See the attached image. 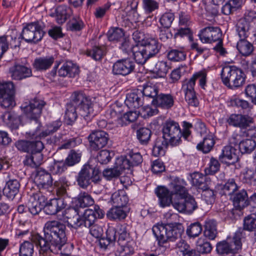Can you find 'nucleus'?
Returning a JSON list of instances; mask_svg holds the SVG:
<instances>
[{
  "mask_svg": "<svg viewBox=\"0 0 256 256\" xmlns=\"http://www.w3.org/2000/svg\"><path fill=\"white\" fill-rule=\"evenodd\" d=\"M114 156V152L112 151L102 150L98 153L97 159L101 164H107Z\"/></svg>",
  "mask_w": 256,
  "mask_h": 256,
  "instance_id": "59",
  "label": "nucleus"
},
{
  "mask_svg": "<svg viewBox=\"0 0 256 256\" xmlns=\"http://www.w3.org/2000/svg\"><path fill=\"white\" fill-rule=\"evenodd\" d=\"M66 206V204L63 198H54L45 204L44 210L48 214L54 215L65 208Z\"/></svg>",
  "mask_w": 256,
  "mask_h": 256,
  "instance_id": "25",
  "label": "nucleus"
},
{
  "mask_svg": "<svg viewBox=\"0 0 256 256\" xmlns=\"http://www.w3.org/2000/svg\"><path fill=\"white\" fill-rule=\"evenodd\" d=\"M44 34L42 25L36 22L26 24L20 36L26 42L36 43L42 40Z\"/></svg>",
  "mask_w": 256,
  "mask_h": 256,
  "instance_id": "14",
  "label": "nucleus"
},
{
  "mask_svg": "<svg viewBox=\"0 0 256 256\" xmlns=\"http://www.w3.org/2000/svg\"><path fill=\"white\" fill-rule=\"evenodd\" d=\"M120 248L118 250L119 252V256H128L132 254L134 252L132 242H128L118 244Z\"/></svg>",
  "mask_w": 256,
  "mask_h": 256,
  "instance_id": "52",
  "label": "nucleus"
},
{
  "mask_svg": "<svg viewBox=\"0 0 256 256\" xmlns=\"http://www.w3.org/2000/svg\"><path fill=\"white\" fill-rule=\"evenodd\" d=\"M92 105L90 100L86 94L81 92H74L72 103L66 106L65 119L68 124H70L76 120L78 116L76 110L85 120H89L94 112Z\"/></svg>",
  "mask_w": 256,
  "mask_h": 256,
  "instance_id": "4",
  "label": "nucleus"
},
{
  "mask_svg": "<svg viewBox=\"0 0 256 256\" xmlns=\"http://www.w3.org/2000/svg\"><path fill=\"white\" fill-rule=\"evenodd\" d=\"M221 36L220 30L218 28L210 26L202 29L198 34L200 39L203 43L218 42L216 46L214 47V50L222 54L224 53V50L222 46V42L220 38Z\"/></svg>",
  "mask_w": 256,
  "mask_h": 256,
  "instance_id": "9",
  "label": "nucleus"
},
{
  "mask_svg": "<svg viewBox=\"0 0 256 256\" xmlns=\"http://www.w3.org/2000/svg\"><path fill=\"white\" fill-rule=\"evenodd\" d=\"M118 158H123L128 161V164L129 165L128 170L130 169L131 166H138L142 161V156L139 152L130 154L128 158L124 156H121Z\"/></svg>",
  "mask_w": 256,
  "mask_h": 256,
  "instance_id": "50",
  "label": "nucleus"
},
{
  "mask_svg": "<svg viewBox=\"0 0 256 256\" xmlns=\"http://www.w3.org/2000/svg\"><path fill=\"white\" fill-rule=\"evenodd\" d=\"M32 242L29 241H25L22 243L20 247V256H32L34 252V244H36L32 242V238H31Z\"/></svg>",
  "mask_w": 256,
  "mask_h": 256,
  "instance_id": "47",
  "label": "nucleus"
},
{
  "mask_svg": "<svg viewBox=\"0 0 256 256\" xmlns=\"http://www.w3.org/2000/svg\"><path fill=\"white\" fill-rule=\"evenodd\" d=\"M142 8L146 14H152L159 8V3L154 0H142Z\"/></svg>",
  "mask_w": 256,
  "mask_h": 256,
  "instance_id": "53",
  "label": "nucleus"
},
{
  "mask_svg": "<svg viewBox=\"0 0 256 256\" xmlns=\"http://www.w3.org/2000/svg\"><path fill=\"white\" fill-rule=\"evenodd\" d=\"M94 214V212L90 210H86L82 216L76 213L71 219L70 225L76 230L81 228L82 231L87 230L88 228L95 224L96 220Z\"/></svg>",
  "mask_w": 256,
  "mask_h": 256,
  "instance_id": "13",
  "label": "nucleus"
},
{
  "mask_svg": "<svg viewBox=\"0 0 256 256\" xmlns=\"http://www.w3.org/2000/svg\"><path fill=\"white\" fill-rule=\"evenodd\" d=\"M176 248L179 249L182 256H200L198 250L192 248L184 240H180L176 244Z\"/></svg>",
  "mask_w": 256,
  "mask_h": 256,
  "instance_id": "35",
  "label": "nucleus"
},
{
  "mask_svg": "<svg viewBox=\"0 0 256 256\" xmlns=\"http://www.w3.org/2000/svg\"><path fill=\"white\" fill-rule=\"evenodd\" d=\"M86 54L96 60H100L105 54V48L104 47L96 46L93 47L92 50H88Z\"/></svg>",
  "mask_w": 256,
  "mask_h": 256,
  "instance_id": "61",
  "label": "nucleus"
},
{
  "mask_svg": "<svg viewBox=\"0 0 256 256\" xmlns=\"http://www.w3.org/2000/svg\"><path fill=\"white\" fill-rule=\"evenodd\" d=\"M158 87L151 83H148L144 86L142 90V94L144 96L155 98L158 94Z\"/></svg>",
  "mask_w": 256,
  "mask_h": 256,
  "instance_id": "51",
  "label": "nucleus"
},
{
  "mask_svg": "<svg viewBox=\"0 0 256 256\" xmlns=\"http://www.w3.org/2000/svg\"><path fill=\"white\" fill-rule=\"evenodd\" d=\"M234 207L238 210H242L250 204L248 196L244 190L236 192L230 197Z\"/></svg>",
  "mask_w": 256,
  "mask_h": 256,
  "instance_id": "24",
  "label": "nucleus"
},
{
  "mask_svg": "<svg viewBox=\"0 0 256 256\" xmlns=\"http://www.w3.org/2000/svg\"><path fill=\"white\" fill-rule=\"evenodd\" d=\"M116 230L114 228H109L106 231V238L100 240V245L101 248H106L108 245L116 241Z\"/></svg>",
  "mask_w": 256,
  "mask_h": 256,
  "instance_id": "39",
  "label": "nucleus"
},
{
  "mask_svg": "<svg viewBox=\"0 0 256 256\" xmlns=\"http://www.w3.org/2000/svg\"><path fill=\"white\" fill-rule=\"evenodd\" d=\"M15 90L12 82L0 83V105L4 108H12L16 105Z\"/></svg>",
  "mask_w": 256,
  "mask_h": 256,
  "instance_id": "12",
  "label": "nucleus"
},
{
  "mask_svg": "<svg viewBox=\"0 0 256 256\" xmlns=\"http://www.w3.org/2000/svg\"><path fill=\"white\" fill-rule=\"evenodd\" d=\"M256 229V214H252L246 216L244 219L243 230L238 231L242 232L244 230L252 232Z\"/></svg>",
  "mask_w": 256,
  "mask_h": 256,
  "instance_id": "43",
  "label": "nucleus"
},
{
  "mask_svg": "<svg viewBox=\"0 0 256 256\" xmlns=\"http://www.w3.org/2000/svg\"><path fill=\"white\" fill-rule=\"evenodd\" d=\"M20 187L19 182L16 179L10 180L6 183L3 192L8 198L13 200L18 194Z\"/></svg>",
  "mask_w": 256,
  "mask_h": 256,
  "instance_id": "30",
  "label": "nucleus"
},
{
  "mask_svg": "<svg viewBox=\"0 0 256 256\" xmlns=\"http://www.w3.org/2000/svg\"><path fill=\"white\" fill-rule=\"evenodd\" d=\"M227 122L230 126L241 128H246L254 122V119L246 114H232L228 119Z\"/></svg>",
  "mask_w": 256,
  "mask_h": 256,
  "instance_id": "19",
  "label": "nucleus"
},
{
  "mask_svg": "<svg viewBox=\"0 0 256 256\" xmlns=\"http://www.w3.org/2000/svg\"><path fill=\"white\" fill-rule=\"evenodd\" d=\"M48 168L52 174H61L66 169L63 160H56L49 162Z\"/></svg>",
  "mask_w": 256,
  "mask_h": 256,
  "instance_id": "46",
  "label": "nucleus"
},
{
  "mask_svg": "<svg viewBox=\"0 0 256 256\" xmlns=\"http://www.w3.org/2000/svg\"><path fill=\"white\" fill-rule=\"evenodd\" d=\"M65 224L58 220H50L44 226V236L36 234L32 236V240L40 247V253L48 252L58 254L66 244L67 238Z\"/></svg>",
  "mask_w": 256,
  "mask_h": 256,
  "instance_id": "1",
  "label": "nucleus"
},
{
  "mask_svg": "<svg viewBox=\"0 0 256 256\" xmlns=\"http://www.w3.org/2000/svg\"><path fill=\"white\" fill-rule=\"evenodd\" d=\"M30 158L26 160V162L32 167H38L42 162L43 156L41 152L36 153H32Z\"/></svg>",
  "mask_w": 256,
  "mask_h": 256,
  "instance_id": "54",
  "label": "nucleus"
},
{
  "mask_svg": "<svg viewBox=\"0 0 256 256\" xmlns=\"http://www.w3.org/2000/svg\"><path fill=\"white\" fill-rule=\"evenodd\" d=\"M125 104L129 108H138L142 106L143 100L140 94L132 92L127 94Z\"/></svg>",
  "mask_w": 256,
  "mask_h": 256,
  "instance_id": "32",
  "label": "nucleus"
},
{
  "mask_svg": "<svg viewBox=\"0 0 256 256\" xmlns=\"http://www.w3.org/2000/svg\"><path fill=\"white\" fill-rule=\"evenodd\" d=\"M220 160L228 165L233 164L238 160V150L230 146L224 148L222 154L219 156Z\"/></svg>",
  "mask_w": 256,
  "mask_h": 256,
  "instance_id": "22",
  "label": "nucleus"
},
{
  "mask_svg": "<svg viewBox=\"0 0 256 256\" xmlns=\"http://www.w3.org/2000/svg\"><path fill=\"white\" fill-rule=\"evenodd\" d=\"M162 137L156 140L152 154L154 156H164L168 145L176 146L181 141L182 133L178 124L174 120H168L162 125Z\"/></svg>",
  "mask_w": 256,
  "mask_h": 256,
  "instance_id": "3",
  "label": "nucleus"
},
{
  "mask_svg": "<svg viewBox=\"0 0 256 256\" xmlns=\"http://www.w3.org/2000/svg\"><path fill=\"white\" fill-rule=\"evenodd\" d=\"M118 232L119 234L118 242V244L130 242L129 234L127 230V226L125 224L119 226L118 230Z\"/></svg>",
  "mask_w": 256,
  "mask_h": 256,
  "instance_id": "60",
  "label": "nucleus"
},
{
  "mask_svg": "<svg viewBox=\"0 0 256 256\" xmlns=\"http://www.w3.org/2000/svg\"><path fill=\"white\" fill-rule=\"evenodd\" d=\"M142 46L150 58L158 54L161 48L158 40L152 38H146L142 40Z\"/></svg>",
  "mask_w": 256,
  "mask_h": 256,
  "instance_id": "26",
  "label": "nucleus"
},
{
  "mask_svg": "<svg viewBox=\"0 0 256 256\" xmlns=\"http://www.w3.org/2000/svg\"><path fill=\"white\" fill-rule=\"evenodd\" d=\"M46 102L42 100L35 98L30 101L28 104H24L21 108L28 118L30 120V126L32 130L29 133L34 138H44L56 132L62 126L60 120H56L41 128L38 120Z\"/></svg>",
  "mask_w": 256,
  "mask_h": 256,
  "instance_id": "2",
  "label": "nucleus"
},
{
  "mask_svg": "<svg viewBox=\"0 0 256 256\" xmlns=\"http://www.w3.org/2000/svg\"><path fill=\"white\" fill-rule=\"evenodd\" d=\"M47 198L40 192L34 193L32 194L27 204V207L30 212L32 215H36L44 209V206Z\"/></svg>",
  "mask_w": 256,
  "mask_h": 256,
  "instance_id": "16",
  "label": "nucleus"
},
{
  "mask_svg": "<svg viewBox=\"0 0 256 256\" xmlns=\"http://www.w3.org/2000/svg\"><path fill=\"white\" fill-rule=\"evenodd\" d=\"M9 72L12 78L14 80H21L32 75L30 68L18 64L10 67Z\"/></svg>",
  "mask_w": 256,
  "mask_h": 256,
  "instance_id": "23",
  "label": "nucleus"
},
{
  "mask_svg": "<svg viewBox=\"0 0 256 256\" xmlns=\"http://www.w3.org/2000/svg\"><path fill=\"white\" fill-rule=\"evenodd\" d=\"M16 146L19 150L30 154L42 152L44 148L43 143L40 140L18 141Z\"/></svg>",
  "mask_w": 256,
  "mask_h": 256,
  "instance_id": "20",
  "label": "nucleus"
},
{
  "mask_svg": "<svg viewBox=\"0 0 256 256\" xmlns=\"http://www.w3.org/2000/svg\"><path fill=\"white\" fill-rule=\"evenodd\" d=\"M152 104L157 107L169 109L174 104V98L170 94H160L152 100Z\"/></svg>",
  "mask_w": 256,
  "mask_h": 256,
  "instance_id": "29",
  "label": "nucleus"
},
{
  "mask_svg": "<svg viewBox=\"0 0 256 256\" xmlns=\"http://www.w3.org/2000/svg\"><path fill=\"white\" fill-rule=\"evenodd\" d=\"M106 216L110 220H120L125 218L126 214L122 207L115 206L108 212Z\"/></svg>",
  "mask_w": 256,
  "mask_h": 256,
  "instance_id": "45",
  "label": "nucleus"
},
{
  "mask_svg": "<svg viewBox=\"0 0 256 256\" xmlns=\"http://www.w3.org/2000/svg\"><path fill=\"white\" fill-rule=\"evenodd\" d=\"M54 62V58L52 56L40 58L34 60V66L37 70H46L50 67Z\"/></svg>",
  "mask_w": 256,
  "mask_h": 256,
  "instance_id": "36",
  "label": "nucleus"
},
{
  "mask_svg": "<svg viewBox=\"0 0 256 256\" xmlns=\"http://www.w3.org/2000/svg\"><path fill=\"white\" fill-rule=\"evenodd\" d=\"M152 232L158 240L160 246L168 242H174L181 239L184 229L180 226L158 224L152 228Z\"/></svg>",
  "mask_w": 256,
  "mask_h": 256,
  "instance_id": "6",
  "label": "nucleus"
},
{
  "mask_svg": "<svg viewBox=\"0 0 256 256\" xmlns=\"http://www.w3.org/2000/svg\"><path fill=\"white\" fill-rule=\"evenodd\" d=\"M155 192L159 198L160 204L162 207H165L172 204L175 209L180 212H186L190 214L197 208V204L194 198L186 194L184 197L172 200L169 194V190L164 186H158Z\"/></svg>",
  "mask_w": 256,
  "mask_h": 256,
  "instance_id": "5",
  "label": "nucleus"
},
{
  "mask_svg": "<svg viewBox=\"0 0 256 256\" xmlns=\"http://www.w3.org/2000/svg\"><path fill=\"white\" fill-rule=\"evenodd\" d=\"M202 226L199 222L191 224L186 230V234L190 237L198 236L202 231Z\"/></svg>",
  "mask_w": 256,
  "mask_h": 256,
  "instance_id": "64",
  "label": "nucleus"
},
{
  "mask_svg": "<svg viewBox=\"0 0 256 256\" xmlns=\"http://www.w3.org/2000/svg\"><path fill=\"white\" fill-rule=\"evenodd\" d=\"M68 8L64 5L58 6L55 10L54 12L50 14V16L55 18L56 21L58 24H62L69 16Z\"/></svg>",
  "mask_w": 256,
  "mask_h": 256,
  "instance_id": "31",
  "label": "nucleus"
},
{
  "mask_svg": "<svg viewBox=\"0 0 256 256\" xmlns=\"http://www.w3.org/2000/svg\"><path fill=\"white\" fill-rule=\"evenodd\" d=\"M76 180L81 188L86 189L90 186L91 182L98 183L100 180V172L89 164H85L78 173Z\"/></svg>",
  "mask_w": 256,
  "mask_h": 256,
  "instance_id": "10",
  "label": "nucleus"
},
{
  "mask_svg": "<svg viewBox=\"0 0 256 256\" xmlns=\"http://www.w3.org/2000/svg\"><path fill=\"white\" fill-rule=\"evenodd\" d=\"M78 202L82 208L88 207L93 205L94 200L92 196L86 192H81L78 195Z\"/></svg>",
  "mask_w": 256,
  "mask_h": 256,
  "instance_id": "58",
  "label": "nucleus"
},
{
  "mask_svg": "<svg viewBox=\"0 0 256 256\" xmlns=\"http://www.w3.org/2000/svg\"><path fill=\"white\" fill-rule=\"evenodd\" d=\"M111 200L115 206L122 208L128 203V198L124 190H120L114 192L112 195Z\"/></svg>",
  "mask_w": 256,
  "mask_h": 256,
  "instance_id": "33",
  "label": "nucleus"
},
{
  "mask_svg": "<svg viewBox=\"0 0 256 256\" xmlns=\"http://www.w3.org/2000/svg\"><path fill=\"white\" fill-rule=\"evenodd\" d=\"M192 182L194 186L198 187L199 189L205 190L206 188V185L204 182L205 176L200 172H194L191 174Z\"/></svg>",
  "mask_w": 256,
  "mask_h": 256,
  "instance_id": "49",
  "label": "nucleus"
},
{
  "mask_svg": "<svg viewBox=\"0 0 256 256\" xmlns=\"http://www.w3.org/2000/svg\"><path fill=\"white\" fill-rule=\"evenodd\" d=\"M242 0H230L222 8V14L229 15L241 6Z\"/></svg>",
  "mask_w": 256,
  "mask_h": 256,
  "instance_id": "42",
  "label": "nucleus"
},
{
  "mask_svg": "<svg viewBox=\"0 0 256 256\" xmlns=\"http://www.w3.org/2000/svg\"><path fill=\"white\" fill-rule=\"evenodd\" d=\"M90 148L94 150H98L104 147L109 140L108 134L102 130L92 132L88 136Z\"/></svg>",
  "mask_w": 256,
  "mask_h": 256,
  "instance_id": "17",
  "label": "nucleus"
},
{
  "mask_svg": "<svg viewBox=\"0 0 256 256\" xmlns=\"http://www.w3.org/2000/svg\"><path fill=\"white\" fill-rule=\"evenodd\" d=\"M250 24L244 20H240L236 25V31L240 38H246L250 34Z\"/></svg>",
  "mask_w": 256,
  "mask_h": 256,
  "instance_id": "44",
  "label": "nucleus"
},
{
  "mask_svg": "<svg viewBox=\"0 0 256 256\" xmlns=\"http://www.w3.org/2000/svg\"><path fill=\"white\" fill-rule=\"evenodd\" d=\"M60 76L75 77L79 73L78 67L72 62L68 61L64 63L58 70Z\"/></svg>",
  "mask_w": 256,
  "mask_h": 256,
  "instance_id": "28",
  "label": "nucleus"
},
{
  "mask_svg": "<svg viewBox=\"0 0 256 256\" xmlns=\"http://www.w3.org/2000/svg\"><path fill=\"white\" fill-rule=\"evenodd\" d=\"M128 161L123 158H117L113 168H107L103 170L104 177L108 180L117 178L126 168H128Z\"/></svg>",
  "mask_w": 256,
  "mask_h": 256,
  "instance_id": "15",
  "label": "nucleus"
},
{
  "mask_svg": "<svg viewBox=\"0 0 256 256\" xmlns=\"http://www.w3.org/2000/svg\"><path fill=\"white\" fill-rule=\"evenodd\" d=\"M214 144V140L211 136L206 137L202 142H200L196 146L198 150H202L204 153L209 152Z\"/></svg>",
  "mask_w": 256,
  "mask_h": 256,
  "instance_id": "48",
  "label": "nucleus"
},
{
  "mask_svg": "<svg viewBox=\"0 0 256 256\" xmlns=\"http://www.w3.org/2000/svg\"><path fill=\"white\" fill-rule=\"evenodd\" d=\"M81 154L74 150H71L66 158L64 163L66 166H72L79 162Z\"/></svg>",
  "mask_w": 256,
  "mask_h": 256,
  "instance_id": "56",
  "label": "nucleus"
},
{
  "mask_svg": "<svg viewBox=\"0 0 256 256\" xmlns=\"http://www.w3.org/2000/svg\"><path fill=\"white\" fill-rule=\"evenodd\" d=\"M237 48L244 56H250L254 51V46L246 38H240L237 43Z\"/></svg>",
  "mask_w": 256,
  "mask_h": 256,
  "instance_id": "37",
  "label": "nucleus"
},
{
  "mask_svg": "<svg viewBox=\"0 0 256 256\" xmlns=\"http://www.w3.org/2000/svg\"><path fill=\"white\" fill-rule=\"evenodd\" d=\"M34 181L40 190L48 189L52 187V184L50 174L41 168L36 170Z\"/></svg>",
  "mask_w": 256,
  "mask_h": 256,
  "instance_id": "18",
  "label": "nucleus"
},
{
  "mask_svg": "<svg viewBox=\"0 0 256 256\" xmlns=\"http://www.w3.org/2000/svg\"><path fill=\"white\" fill-rule=\"evenodd\" d=\"M242 232L237 231L234 236L231 238H228L226 240L220 242L216 244V251L221 255L234 254L241 248Z\"/></svg>",
  "mask_w": 256,
  "mask_h": 256,
  "instance_id": "11",
  "label": "nucleus"
},
{
  "mask_svg": "<svg viewBox=\"0 0 256 256\" xmlns=\"http://www.w3.org/2000/svg\"><path fill=\"white\" fill-rule=\"evenodd\" d=\"M170 68L167 62L160 61L156 64L153 71L154 72H156L159 77L162 78L166 75Z\"/></svg>",
  "mask_w": 256,
  "mask_h": 256,
  "instance_id": "55",
  "label": "nucleus"
},
{
  "mask_svg": "<svg viewBox=\"0 0 256 256\" xmlns=\"http://www.w3.org/2000/svg\"><path fill=\"white\" fill-rule=\"evenodd\" d=\"M151 131L150 129L142 128L137 131V137L142 144H146L150 140Z\"/></svg>",
  "mask_w": 256,
  "mask_h": 256,
  "instance_id": "63",
  "label": "nucleus"
},
{
  "mask_svg": "<svg viewBox=\"0 0 256 256\" xmlns=\"http://www.w3.org/2000/svg\"><path fill=\"white\" fill-rule=\"evenodd\" d=\"M204 234L210 240H214L217 234L216 222L214 220L206 222Z\"/></svg>",
  "mask_w": 256,
  "mask_h": 256,
  "instance_id": "40",
  "label": "nucleus"
},
{
  "mask_svg": "<svg viewBox=\"0 0 256 256\" xmlns=\"http://www.w3.org/2000/svg\"><path fill=\"white\" fill-rule=\"evenodd\" d=\"M134 62L130 59H122L118 60L113 66L112 72L114 74L126 76L134 70Z\"/></svg>",
  "mask_w": 256,
  "mask_h": 256,
  "instance_id": "21",
  "label": "nucleus"
},
{
  "mask_svg": "<svg viewBox=\"0 0 256 256\" xmlns=\"http://www.w3.org/2000/svg\"><path fill=\"white\" fill-rule=\"evenodd\" d=\"M186 182L183 180L176 179L171 184L172 188V193L170 194V196L173 200L179 198L184 197L188 194L187 190L184 186Z\"/></svg>",
  "mask_w": 256,
  "mask_h": 256,
  "instance_id": "27",
  "label": "nucleus"
},
{
  "mask_svg": "<svg viewBox=\"0 0 256 256\" xmlns=\"http://www.w3.org/2000/svg\"><path fill=\"white\" fill-rule=\"evenodd\" d=\"M239 150L242 154H250L256 148V142L252 139L247 138L239 143Z\"/></svg>",
  "mask_w": 256,
  "mask_h": 256,
  "instance_id": "38",
  "label": "nucleus"
},
{
  "mask_svg": "<svg viewBox=\"0 0 256 256\" xmlns=\"http://www.w3.org/2000/svg\"><path fill=\"white\" fill-rule=\"evenodd\" d=\"M199 79V84L202 88H204L206 82V73L205 71H200L194 74L188 80H186L183 85L185 92V100L190 106L196 107L199 102L194 91V86L196 79Z\"/></svg>",
  "mask_w": 256,
  "mask_h": 256,
  "instance_id": "7",
  "label": "nucleus"
},
{
  "mask_svg": "<svg viewBox=\"0 0 256 256\" xmlns=\"http://www.w3.org/2000/svg\"><path fill=\"white\" fill-rule=\"evenodd\" d=\"M167 56L170 60L180 62L185 60L186 54L184 52L177 50H172L168 52Z\"/></svg>",
  "mask_w": 256,
  "mask_h": 256,
  "instance_id": "62",
  "label": "nucleus"
},
{
  "mask_svg": "<svg viewBox=\"0 0 256 256\" xmlns=\"http://www.w3.org/2000/svg\"><path fill=\"white\" fill-rule=\"evenodd\" d=\"M221 78L224 84L232 89L242 86L245 82L244 74L242 70L234 66H224Z\"/></svg>",
  "mask_w": 256,
  "mask_h": 256,
  "instance_id": "8",
  "label": "nucleus"
},
{
  "mask_svg": "<svg viewBox=\"0 0 256 256\" xmlns=\"http://www.w3.org/2000/svg\"><path fill=\"white\" fill-rule=\"evenodd\" d=\"M108 38L110 41H118L124 38V33L122 28H115L110 29L108 32Z\"/></svg>",
  "mask_w": 256,
  "mask_h": 256,
  "instance_id": "57",
  "label": "nucleus"
},
{
  "mask_svg": "<svg viewBox=\"0 0 256 256\" xmlns=\"http://www.w3.org/2000/svg\"><path fill=\"white\" fill-rule=\"evenodd\" d=\"M132 54L136 62L141 64H144L150 58L142 46H134L133 47Z\"/></svg>",
  "mask_w": 256,
  "mask_h": 256,
  "instance_id": "34",
  "label": "nucleus"
},
{
  "mask_svg": "<svg viewBox=\"0 0 256 256\" xmlns=\"http://www.w3.org/2000/svg\"><path fill=\"white\" fill-rule=\"evenodd\" d=\"M238 186L234 178L228 180L222 188L221 192L226 196L230 197L238 190Z\"/></svg>",
  "mask_w": 256,
  "mask_h": 256,
  "instance_id": "41",
  "label": "nucleus"
}]
</instances>
